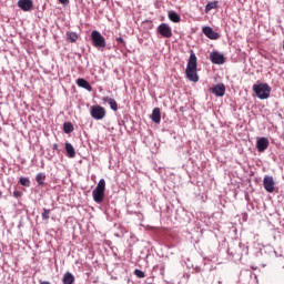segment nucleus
<instances>
[{
	"label": "nucleus",
	"instance_id": "obj_23",
	"mask_svg": "<svg viewBox=\"0 0 284 284\" xmlns=\"http://www.w3.org/2000/svg\"><path fill=\"white\" fill-rule=\"evenodd\" d=\"M19 183H20V185H23L24 187H30V179H28V178H20Z\"/></svg>",
	"mask_w": 284,
	"mask_h": 284
},
{
	"label": "nucleus",
	"instance_id": "obj_11",
	"mask_svg": "<svg viewBox=\"0 0 284 284\" xmlns=\"http://www.w3.org/2000/svg\"><path fill=\"white\" fill-rule=\"evenodd\" d=\"M33 6H34V3L32 2V0H19L18 1V7H20V9L23 10V12H30L32 10Z\"/></svg>",
	"mask_w": 284,
	"mask_h": 284
},
{
	"label": "nucleus",
	"instance_id": "obj_25",
	"mask_svg": "<svg viewBox=\"0 0 284 284\" xmlns=\"http://www.w3.org/2000/svg\"><path fill=\"white\" fill-rule=\"evenodd\" d=\"M42 219H44L45 221H48V219H50V210L43 209Z\"/></svg>",
	"mask_w": 284,
	"mask_h": 284
},
{
	"label": "nucleus",
	"instance_id": "obj_24",
	"mask_svg": "<svg viewBox=\"0 0 284 284\" xmlns=\"http://www.w3.org/2000/svg\"><path fill=\"white\" fill-rule=\"evenodd\" d=\"M134 274L138 278H145V273L139 268L134 271Z\"/></svg>",
	"mask_w": 284,
	"mask_h": 284
},
{
	"label": "nucleus",
	"instance_id": "obj_30",
	"mask_svg": "<svg viewBox=\"0 0 284 284\" xmlns=\"http://www.w3.org/2000/svg\"><path fill=\"white\" fill-rule=\"evenodd\" d=\"M0 196H3V192L0 191Z\"/></svg>",
	"mask_w": 284,
	"mask_h": 284
},
{
	"label": "nucleus",
	"instance_id": "obj_18",
	"mask_svg": "<svg viewBox=\"0 0 284 284\" xmlns=\"http://www.w3.org/2000/svg\"><path fill=\"white\" fill-rule=\"evenodd\" d=\"M169 19L173 23H181V16L176 11H169Z\"/></svg>",
	"mask_w": 284,
	"mask_h": 284
},
{
	"label": "nucleus",
	"instance_id": "obj_1",
	"mask_svg": "<svg viewBox=\"0 0 284 284\" xmlns=\"http://www.w3.org/2000/svg\"><path fill=\"white\" fill-rule=\"evenodd\" d=\"M197 60L194 51H191L189 62L186 64L185 75L189 81L193 83H199V73L196 72Z\"/></svg>",
	"mask_w": 284,
	"mask_h": 284
},
{
	"label": "nucleus",
	"instance_id": "obj_10",
	"mask_svg": "<svg viewBox=\"0 0 284 284\" xmlns=\"http://www.w3.org/2000/svg\"><path fill=\"white\" fill-rule=\"evenodd\" d=\"M203 34H205V37H207V39H211L213 41H216V39H219L221 36L215 32L211 27H204L202 29Z\"/></svg>",
	"mask_w": 284,
	"mask_h": 284
},
{
	"label": "nucleus",
	"instance_id": "obj_21",
	"mask_svg": "<svg viewBox=\"0 0 284 284\" xmlns=\"http://www.w3.org/2000/svg\"><path fill=\"white\" fill-rule=\"evenodd\" d=\"M36 181H37L38 185H43V183H45V174L38 173L36 176Z\"/></svg>",
	"mask_w": 284,
	"mask_h": 284
},
{
	"label": "nucleus",
	"instance_id": "obj_7",
	"mask_svg": "<svg viewBox=\"0 0 284 284\" xmlns=\"http://www.w3.org/2000/svg\"><path fill=\"white\" fill-rule=\"evenodd\" d=\"M210 59L215 65H223L225 63V57L216 51L211 52Z\"/></svg>",
	"mask_w": 284,
	"mask_h": 284
},
{
	"label": "nucleus",
	"instance_id": "obj_2",
	"mask_svg": "<svg viewBox=\"0 0 284 284\" xmlns=\"http://www.w3.org/2000/svg\"><path fill=\"white\" fill-rule=\"evenodd\" d=\"M253 92L256 94L257 99L265 100L270 99L272 88L267 83H258L253 85Z\"/></svg>",
	"mask_w": 284,
	"mask_h": 284
},
{
	"label": "nucleus",
	"instance_id": "obj_8",
	"mask_svg": "<svg viewBox=\"0 0 284 284\" xmlns=\"http://www.w3.org/2000/svg\"><path fill=\"white\" fill-rule=\"evenodd\" d=\"M257 152H265L270 148V140L267 138H260L256 141Z\"/></svg>",
	"mask_w": 284,
	"mask_h": 284
},
{
	"label": "nucleus",
	"instance_id": "obj_13",
	"mask_svg": "<svg viewBox=\"0 0 284 284\" xmlns=\"http://www.w3.org/2000/svg\"><path fill=\"white\" fill-rule=\"evenodd\" d=\"M103 103H109L111 110H113V112H116V110H119V103H116V100L110 98V97H103L102 98Z\"/></svg>",
	"mask_w": 284,
	"mask_h": 284
},
{
	"label": "nucleus",
	"instance_id": "obj_6",
	"mask_svg": "<svg viewBox=\"0 0 284 284\" xmlns=\"http://www.w3.org/2000/svg\"><path fill=\"white\" fill-rule=\"evenodd\" d=\"M158 32L161 37H164V39H171L172 37V28H170L168 23H161L158 27Z\"/></svg>",
	"mask_w": 284,
	"mask_h": 284
},
{
	"label": "nucleus",
	"instance_id": "obj_15",
	"mask_svg": "<svg viewBox=\"0 0 284 284\" xmlns=\"http://www.w3.org/2000/svg\"><path fill=\"white\" fill-rule=\"evenodd\" d=\"M153 123H161V109L154 108L151 114Z\"/></svg>",
	"mask_w": 284,
	"mask_h": 284
},
{
	"label": "nucleus",
	"instance_id": "obj_20",
	"mask_svg": "<svg viewBox=\"0 0 284 284\" xmlns=\"http://www.w3.org/2000/svg\"><path fill=\"white\" fill-rule=\"evenodd\" d=\"M219 8V1H211L205 7V12H210L211 10H214Z\"/></svg>",
	"mask_w": 284,
	"mask_h": 284
},
{
	"label": "nucleus",
	"instance_id": "obj_12",
	"mask_svg": "<svg viewBox=\"0 0 284 284\" xmlns=\"http://www.w3.org/2000/svg\"><path fill=\"white\" fill-rule=\"evenodd\" d=\"M211 92L215 97H225V84H216L211 89Z\"/></svg>",
	"mask_w": 284,
	"mask_h": 284
},
{
	"label": "nucleus",
	"instance_id": "obj_5",
	"mask_svg": "<svg viewBox=\"0 0 284 284\" xmlns=\"http://www.w3.org/2000/svg\"><path fill=\"white\" fill-rule=\"evenodd\" d=\"M91 116L97 121H101L102 119H105V108L101 105H92Z\"/></svg>",
	"mask_w": 284,
	"mask_h": 284
},
{
	"label": "nucleus",
	"instance_id": "obj_19",
	"mask_svg": "<svg viewBox=\"0 0 284 284\" xmlns=\"http://www.w3.org/2000/svg\"><path fill=\"white\" fill-rule=\"evenodd\" d=\"M63 131L65 134H70L72 132H74V125L72 124V122H65L63 124Z\"/></svg>",
	"mask_w": 284,
	"mask_h": 284
},
{
	"label": "nucleus",
	"instance_id": "obj_26",
	"mask_svg": "<svg viewBox=\"0 0 284 284\" xmlns=\"http://www.w3.org/2000/svg\"><path fill=\"white\" fill-rule=\"evenodd\" d=\"M13 196L14 199H21V196H23V193L21 191H14Z\"/></svg>",
	"mask_w": 284,
	"mask_h": 284
},
{
	"label": "nucleus",
	"instance_id": "obj_9",
	"mask_svg": "<svg viewBox=\"0 0 284 284\" xmlns=\"http://www.w3.org/2000/svg\"><path fill=\"white\" fill-rule=\"evenodd\" d=\"M263 185H264V190H266V192H270V194H272V192H274V178L266 175L263 180Z\"/></svg>",
	"mask_w": 284,
	"mask_h": 284
},
{
	"label": "nucleus",
	"instance_id": "obj_14",
	"mask_svg": "<svg viewBox=\"0 0 284 284\" xmlns=\"http://www.w3.org/2000/svg\"><path fill=\"white\" fill-rule=\"evenodd\" d=\"M77 85H79V88H83L84 90H88V92H92V85L90 84V82H88V80L83 78H79L77 80Z\"/></svg>",
	"mask_w": 284,
	"mask_h": 284
},
{
	"label": "nucleus",
	"instance_id": "obj_29",
	"mask_svg": "<svg viewBox=\"0 0 284 284\" xmlns=\"http://www.w3.org/2000/svg\"><path fill=\"white\" fill-rule=\"evenodd\" d=\"M53 150H59V144H53Z\"/></svg>",
	"mask_w": 284,
	"mask_h": 284
},
{
	"label": "nucleus",
	"instance_id": "obj_16",
	"mask_svg": "<svg viewBox=\"0 0 284 284\" xmlns=\"http://www.w3.org/2000/svg\"><path fill=\"white\" fill-rule=\"evenodd\" d=\"M74 281H75V278L72 273H70V272L64 273L63 278H62L63 284H74Z\"/></svg>",
	"mask_w": 284,
	"mask_h": 284
},
{
	"label": "nucleus",
	"instance_id": "obj_28",
	"mask_svg": "<svg viewBox=\"0 0 284 284\" xmlns=\"http://www.w3.org/2000/svg\"><path fill=\"white\" fill-rule=\"evenodd\" d=\"M116 42L118 43H125V40H123V38L120 37V38H116Z\"/></svg>",
	"mask_w": 284,
	"mask_h": 284
},
{
	"label": "nucleus",
	"instance_id": "obj_27",
	"mask_svg": "<svg viewBox=\"0 0 284 284\" xmlns=\"http://www.w3.org/2000/svg\"><path fill=\"white\" fill-rule=\"evenodd\" d=\"M60 3H63L64 6H68L70 3V0H59Z\"/></svg>",
	"mask_w": 284,
	"mask_h": 284
},
{
	"label": "nucleus",
	"instance_id": "obj_4",
	"mask_svg": "<svg viewBox=\"0 0 284 284\" xmlns=\"http://www.w3.org/2000/svg\"><path fill=\"white\" fill-rule=\"evenodd\" d=\"M91 40L94 48H105V38L101 36V32L94 30L91 32Z\"/></svg>",
	"mask_w": 284,
	"mask_h": 284
},
{
	"label": "nucleus",
	"instance_id": "obj_3",
	"mask_svg": "<svg viewBox=\"0 0 284 284\" xmlns=\"http://www.w3.org/2000/svg\"><path fill=\"white\" fill-rule=\"evenodd\" d=\"M93 201L95 203H101L105 199V180L101 179L92 191Z\"/></svg>",
	"mask_w": 284,
	"mask_h": 284
},
{
	"label": "nucleus",
	"instance_id": "obj_22",
	"mask_svg": "<svg viewBox=\"0 0 284 284\" xmlns=\"http://www.w3.org/2000/svg\"><path fill=\"white\" fill-rule=\"evenodd\" d=\"M67 37L71 41V43H77V40L79 39V36L74 32H68Z\"/></svg>",
	"mask_w": 284,
	"mask_h": 284
},
{
	"label": "nucleus",
	"instance_id": "obj_17",
	"mask_svg": "<svg viewBox=\"0 0 284 284\" xmlns=\"http://www.w3.org/2000/svg\"><path fill=\"white\" fill-rule=\"evenodd\" d=\"M65 151L69 159H74L77 156V151H74V146L70 143H65Z\"/></svg>",
	"mask_w": 284,
	"mask_h": 284
}]
</instances>
